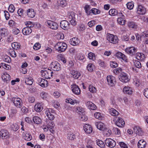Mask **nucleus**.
<instances>
[{
	"mask_svg": "<svg viewBox=\"0 0 148 148\" xmlns=\"http://www.w3.org/2000/svg\"><path fill=\"white\" fill-rule=\"evenodd\" d=\"M47 128L54 127L55 125L53 122L52 121H47Z\"/></svg>",
	"mask_w": 148,
	"mask_h": 148,
	"instance_id": "44",
	"label": "nucleus"
},
{
	"mask_svg": "<svg viewBox=\"0 0 148 148\" xmlns=\"http://www.w3.org/2000/svg\"><path fill=\"white\" fill-rule=\"evenodd\" d=\"M133 129L134 132L139 136H142L143 134V131L140 127L135 126L133 128Z\"/></svg>",
	"mask_w": 148,
	"mask_h": 148,
	"instance_id": "18",
	"label": "nucleus"
},
{
	"mask_svg": "<svg viewBox=\"0 0 148 148\" xmlns=\"http://www.w3.org/2000/svg\"><path fill=\"white\" fill-rule=\"evenodd\" d=\"M115 119V123L118 126L122 127L123 126L125 123L121 117H116Z\"/></svg>",
	"mask_w": 148,
	"mask_h": 148,
	"instance_id": "10",
	"label": "nucleus"
},
{
	"mask_svg": "<svg viewBox=\"0 0 148 148\" xmlns=\"http://www.w3.org/2000/svg\"><path fill=\"white\" fill-rule=\"evenodd\" d=\"M117 21L120 24L123 25L125 24L126 21L124 20L122 18H118Z\"/></svg>",
	"mask_w": 148,
	"mask_h": 148,
	"instance_id": "49",
	"label": "nucleus"
},
{
	"mask_svg": "<svg viewBox=\"0 0 148 148\" xmlns=\"http://www.w3.org/2000/svg\"><path fill=\"white\" fill-rule=\"evenodd\" d=\"M8 52L11 57L14 58L16 56V53L13 49H10L8 51Z\"/></svg>",
	"mask_w": 148,
	"mask_h": 148,
	"instance_id": "43",
	"label": "nucleus"
},
{
	"mask_svg": "<svg viewBox=\"0 0 148 148\" xmlns=\"http://www.w3.org/2000/svg\"><path fill=\"white\" fill-rule=\"evenodd\" d=\"M8 10L10 12H13L15 10V7L14 5L12 4L10 5L9 7Z\"/></svg>",
	"mask_w": 148,
	"mask_h": 148,
	"instance_id": "59",
	"label": "nucleus"
},
{
	"mask_svg": "<svg viewBox=\"0 0 148 148\" xmlns=\"http://www.w3.org/2000/svg\"><path fill=\"white\" fill-rule=\"evenodd\" d=\"M11 46L13 49H17L20 47V45H19L17 42H13L11 44Z\"/></svg>",
	"mask_w": 148,
	"mask_h": 148,
	"instance_id": "42",
	"label": "nucleus"
},
{
	"mask_svg": "<svg viewBox=\"0 0 148 148\" xmlns=\"http://www.w3.org/2000/svg\"><path fill=\"white\" fill-rule=\"evenodd\" d=\"M23 138L27 141H30L32 138V136L30 134L23 132L22 134Z\"/></svg>",
	"mask_w": 148,
	"mask_h": 148,
	"instance_id": "22",
	"label": "nucleus"
},
{
	"mask_svg": "<svg viewBox=\"0 0 148 148\" xmlns=\"http://www.w3.org/2000/svg\"><path fill=\"white\" fill-rule=\"evenodd\" d=\"M96 125L98 129L100 130H104V125L101 122H97L96 123Z\"/></svg>",
	"mask_w": 148,
	"mask_h": 148,
	"instance_id": "30",
	"label": "nucleus"
},
{
	"mask_svg": "<svg viewBox=\"0 0 148 148\" xmlns=\"http://www.w3.org/2000/svg\"><path fill=\"white\" fill-rule=\"evenodd\" d=\"M128 26L130 28H134L135 27V25L134 22H131L129 23Z\"/></svg>",
	"mask_w": 148,
	"mask_h": 148,
	"instance_id": "60",
	"label": "nucleus"
},
{
	"mask_svg": "<svg viewBox=\"0 0 148 148\" xmlns=\"http://www.w3.org/2000/svg\"><path fill=\"white\" fill-rule=\"evenodd\" d=\"M109 14L110 15L114 16L118 15V12L117 10L115 9H113L109 10Z\"/></svg>",
	"mask_w": 148,
	"mask_h": 148,
	"instance_id": "38",
	"label": "nucleus"
},
{
	"mask_svg": "<svg viewBox=\"0 0 148 148\" xmlns=\"http://www.w3.org/2000/svg\"><path fill=\"white\" fill-rule=\"evenodd\" d=\"M71 88L72 92L75 94L79 95L80 94V89L79 87L76 84H74L73 85Z\"/></svg>",
	"mask_w": 148,
	"mask_h": 148,
	"instance_id": "17",
	"label": "nucleus"
},
{
	"mask_svg": "<svg viewBox=\"0 0 148 148\" xmlns=\"http://www.w3.org/2000/svg\"><path fill=\"white\" fill-rule=\"evenodd\" d=\"M146 12V8L142 5H138L137 13L139 14H145Z\"/></svg>",
	"mask_w": 148,
	"mask_h": 148,
	"instance_id": "11",
	"label": "nucleus"
},
{
	"mask_svg": "<svg viewBox=\"0 0 148 148\" xmlns=\"http://www.w3.org/2000/svg\"><path fill=\"white\" fill-rule=\"evenodd\" d=\"M107 39L110 42L114 44L117 43L118 42V39L116 36L108 34H107Z\"/></svg>",
	"mask_w": 148,
	"mask_h": 148,
	"instance_id": "3",
	"label": "nucleus"
},
{
	"mask_svg": "<svg viewBox=\"0 0 148 148\" xmlns=\"http://www.w3.org/2000/svg\"><path fill=\"white\" fill-rule=\"evenodd\" d=\"M71 74L72 75V77L75 79H77L81 75L79 72L75 70L72 71L71 72Z\"/></svg>",
	"mask_w": 148,
	"mask_h": 148,
	"instance_id": "25",
	"label": "nucleus"
},
{
	"mask_svg": "<svg viewBox=\"0 0 148 148\" xmlns=\"http://www.w3.org/2000/svg\"><path fill=\"white\" fill-rule=\"evenodd\" d=\"M34 122L37 124H39L42 122L41 119L38 116H34L33 118Z\"/></svg>",
	"mask_w": 148,
	"mask_h": 148,
	"instance_id": "33",
	"label": "nucleus"
},
{
	"mask_svg": "<svg viewBox=\"0 0 148 148\" xmlns=\"http://www.w3.org/2000/svg\"><path fill=\"white\" fill-rule=\"evenodd\" d=\"M107 81L108 84L110 86L113 87L114 86L116 80L114 77L110 75L108 76L107 77Z\"/></svg>",
	"mask_w": 148,
	"mask_h": 148,
	"instance_id": "8",
	"label": "nucleus"
},
{
	"mask_svg": "<svg viewBox=\"0 0 148 148\" xmlns=\"http://www.w3.org/2000/svg\"><path fill=\"white\" fill-rule=\"evenodd\" d=\"M119 145L121 148H128L127 145L123 142H120Z\"/></svg>",
	"mask_w": 148,
	"mask_h": 148,
	"instance_id": "57",
	"label": "nucleus"
},
{
	"mask_svg": "<svg viewBox=\"0 0 148 148\" xmlns=\"http://www.w3.org/2000/svg\"><path fill=\"white\" fill-rule=\"evenodd\" d=\"M27 13L29 17L33 18L35 16V12L34 11V10L32 9H29L27 10Z\"/></svg>",
	"mask_w": 148,
	"mask_h": 148,
	"instance_id": "32",
	"label": "nucleus"
},
{
	"mask_svg": "<svg viewBox=\"0 0 148 148\" xmlns=\"http://www.w3.org/2000/svg\"><path fill=\"white\" fill-rule=\"evenodd\" d=\"M10 136V134L7 130H2L0 131V136L3 138L6 139L9 138Z\"/></svg>",
	"mask_w": 148,
	"mask_h": 148,
	"instance_id": "12",
	"label": "nucleus"
},
{
	"mask_svg": "<svg viewBox=\"0 0 148 148\" xmlns=\"http://www.w3.org/2000/svg\"><path fill=\"white\" fill-rule=\"evenodd\" d=\"M41 46L39 43H36L33 46V49L35 50H37L40 48Z\"/></svg>",
	"mask_w": 148,
	"mask_h": 148,
	"instance_id": "56",
	"label": "nucleus"
},
{
	"mask_svg": "<svg viewBox=\"0 0 148 148\" xmlns=\"http://www.w3.org/2000/svg\"><path fill=\"white\" fill-rule=\"evenodd\" d=\"M134 63L136 67L138 68H141V64L139 61L136 60H135L134 61Z\"/></svg>",
	"mask_w": 148,
	"mask_h": 148,
	"instance_id": "50",
	"label": "nucleus"
},
{
	"mask_svg": "<svg viewBox=\"0 0 148 148\" xmlns=\"http://www.w3.org/2000/svg\"><path fill=\"white\" fill-rule=\"evenodd\" d=\"M1 66L4 69L7 70H9L10 69L11 67L10 65L6 64L4 63H1Z\"/></svg>",
	"mask_w": 148,
	"mask_h": 148,
	"instance_id": "54",
	"label": "nucleus"
},
{
	"mask_svg": "<svg viewBox=\"0 0 148 148\" xmlns=\"http://www.w3.org/2000/svg\"><path fill=\"white\" fill-rule=\"evenodd\" d=\"M94 116L97 119L99 120L102 119V117L101 114L99 112H96L94 114Z\"/></svg>",
	"mask_w": 148,
	"mask_h": 148,
	"instance_id": "53",
	"label": "nucleus"
},
{
	"mask_svg": "<svg viewBox=\"0 0 148 148\" xmlns=\"http://www.w3.org/2000/svg\"><path fill=\"white\" fill-rule=\"evenodd\" d=\"M54 110L51 108H47L45 111V114L50 120H52L55 118L53 114L54 113Z\"/></svg>",
	"mask_w": 148,
	"mask_h": 148,
	"instance_id": "5",
	"label": "nucleus"
},
{
	"mask_svg": "<svg viewBox=\"0 0 148 148\" xmlns=\"http://www.w3.org/2000/svg\"><path fill=\"white\" fill-rule=\"evenodd\" d=\"M38 81L39 85L42 87L48 86V82L47 80L45 79L40 78L38 79Z\"/></svg>",
	"mask_w": 148,
	"mask_h": 148,
	"instance_id": "15",
	"label": "nucleus"
},
{
	"mask_svg": "<svg viewBox=\"0 0 148 148\" xmlns=\"http://www.w3.org/2000/svg\"><path fill=\"white\" fill-rule=\"evenodd\" d=\"M47 95H48L47 93L43 92H42L40 94L41 97L44 99L47 98Z\"/></svg>",
	"mask_w": 148,
	"mask_h": 148,
	"instance_id": "63",
	"label": "nucleus"
},
{
	"mask_svg": "<svg viewBox=\"0 0 148 148\" xmlns=\"http://www.w3.org/2000/svg\"><path fill=\"white\" fill-rule=\"evenodd\" d=\"M41 73L42 77L47 79L50 78L53 74V72L49 69L45 70H41Z\"/></svg>",
	"mask_w": 148,
	"mask_h": 148,
	"instance_id": "2",
	"label": "nucleus"
},
{
	"mask_svg": "<svg viewBox=\"0 0 148 148\" xmlns=\"http://www.w3.org/2000/svg\"><path fill=\"white\" fill-rule=\"evenodd\" d=\"M84 129L86 133L90 134L92 132V129L90 125L88 124H86L84 127Z\"/></svg>",
	"mask_w": 148,
	"mask_h": 148,
	"instance_id": "23",
	"label": "nucleus"
},
{
	"mask_svg": "<svg viewBox=\"0 0 148 148\" xmlns=\"http://www.w3.org/2000/svg\"><path fill=\"white\" fill-rule=\"evenodd\" d=\"M8 33V30L5 28H2L0 30V34L3 37L7 36Z\"/></svg>",
	"mask_w": 148,
	"mask_h": 148,
	"instance_id": "31",
	"label": "nucleus"
},
{
	"mask_svg": "<svg viewBox=\"0 0 148 148\" xmlns=\"http://www.w3.org/2000/svg\"><path fill=\"white\" fill-rule=\"evenodd\" d=\"M126 5L127 8L129 10H131L133 9L134 5L132 2H128L127 4Z\"/></svg>",
	"mask_w": 148,
	"mask_h": 148,
	"instance_id": "51",
	"label": "nucleus"
},
{
	"mask_svg": "<svg viewBox=\"0 0 148 148\" xmlns=\"http://www.w3.org/2000/svg\"><path fill=\"white\" fill-rule=\"evenodd\" d=\"M137 50L134 47H130L126 49V51L127 53L132 55L135 54Z\"/></svg>",
	"mask_w": 148,
	"mask_h": 148,
	"instance_id": "19",
	"label": "nucleus"
},
{
	"mask_svg": "<svg viewBox=\"0 0 148 148\" xmlns=\"http://www.w3.org/2000/svg\"><path fill=\"white\" fill-rule=\"evenodd\" d=\"M136 58L138 60H142L145 58V55L142 53H137L136 54Z\"/></svg>",
	"mask_w": 148,
	"mask_h": 148,
	"instance_id": "39",
	"label": "nucleus"
},
{
	"mask_svg": "<svg viewBox=\"0 0 148 148\" xmlns=\"http://www.w3.org/2000/svg\"><path fill=\"white\" fill-rule=\"evenodd\" d=\"M86 106L90 110H95L96 109V105L90 101H87L85 103Z\"/></svg>",
	"mask_w": 148,
	"mask_h": 148,
	"instance_id": "16",
	"label": "nucleus"
},
{
	"mask_svg": "<svg viewBox=\"0 0 148 148\" xmlns=\"http://www.w3.org/2000/svg\"><path fill=\"white\" fill-rule=\"evenodd\" d=\"M2 78L5 82L8 83L10 80V75L7 73L3 74L2 76Z\"/></svg>",
	"mask_w": 148,
	"mask_h": 148,
	"instance_id": "24",
	"label": "nucleus"
},
{
	"mask_svg": "<svg viewBox=\"0 0 148 148\" xmlns=\"http://www.w3.org/2000/svg\"><path fill=\"white\" fill-rule=\"evenodd\" d=\"M119 79L120 81L122 82H127L129 80L126 74L125 73H122Z\"/></svg>",
	"mask_w": 148,
	"mask_h": 148,
	"instance_id": "14",
	"label": "nucleus"
},
{
	"mask_svg": "<svg viewBox=\"0 0 148 148\" xmlns=\"http://www.w3.org/2000/svg\"><path fill=\"white\" fill-rule=\"evenodd\" d=\"M85 29V26L83 24L80 25L79 27V31L82 32Z\"/></svg>",
	"mask_w": 148,
	"mask_h": 148,
	"instance_id": "61",
	"label": "nucleus"
},
{
	"mask_svg": "<svg viewBox=\"0 0 148 148\" xmlns=\"http://www.w3.org/2000/svg\"><path fill=\"white\" fill-rule=\"evenodd\" d=\"M47 26L53 29H56L58 28V25L55 22L50 20H48L46 22Z\"/></svg>",
	"mask_w": 148,
	"mask_h": 148,
	"instance_id": "7",
	"label": "nucleus"
},
{
	"mask_svg": "<svg viewBox=\"0 0 148 148\" xmlns=\"http://www.w3.org/2000/svg\"><path fill=\"white\" fill-rule=\"evenodd\" d=\"M69 18L70 19H77L78 18V15L77 14H75L74 12H71L70 13V14L69 16Z\"/></svg>",
	"mask_w": 148,
	"mask_h": 148,
	"instance_id": "37",
	"label": "nucleus"
},
{
	"mask_svg": "<svg viewBox=\"0 0 148 148\" xmlns=\"http://www.w3.org/2000/svg\"><path fill=\"white\" fill-rule=\"evenodd\" d=\"M33 82V79L31 77L25 78V83L27 84L31 85Z\"/></svg>",
	"mask_w": 148,
	"mask_h": 148,
	"instance_id": "35",
	"label": "nucleus"
},
{
	"mask_svg": "<svg viewBox=\"0 0 148 148\" xmlns=\"http://www.w3.org/2000/svg\"><path fill=\"white\" fill-rule=\"evenodd\" d=\"M77 110L78 111V112H79V114H80V113L83 114L84 111L83 108L81 107H77Z\"/></svg>",
	"mask_w": 148,
	"mask_h": 148,
	"instance_id": "62",
	"label": "nucleus"
},
{
	"mask_svg": "<svg viewBox=\"0 0 148 148\" xmlns=\"http://www.w3.org/2000/svg\"><path fill=\"white\" fill-rule=\"evenodd\" d=\"M110 113L113 116H117L119 114V113L117 110L113 108L110 110Z\"/></svg>",
	"mask_w": 148,
	"mask_h": 148,
	"instance_id": "40",
	"label": "nucleus"
},
{
	"mask_svg": "<svg viewBox=\"0 0 148 148\" xmlns=\"http://www.w3.org/2000/svg\"><path fill=\"white\" fill-rule=\"evenodd\" d=\"M123 92L124 93L129 95L132 94L133 92L131 88L126 86L123 88Z\"/></svg>",
	"mask_w": 148,
	"mask_h": 148,
	"instance_id": "26",
	"label": "nucleus"
},
{
	"mask_svg": "<svg viewBox=\"0 0 148 148\" xmlns=\"http://www.w3.org/2000/svg\"><path fill=\"white\" fill-rule=\"evenodd\" d=\"M31 27V26H29L24 28L22 29L23 34L26 35L29 34L32 32Z\"/></svg>",
	"mask_w": 148,
	"mask_h": 148,
	"instance_id": "20",
	"label": "nucleus"
},
{
	"mask_svg": "<svg viewBox=\"0 0 148 148\" xmlns=\"http://www.w3.org/2000/svg\"><path fill=\"white\" fill-rule=\"evenodd\" d=\"M79 117L81 121H85L88 119L87 116L84 114H82V115L80 116Z\"/></svg>",
	"mask_w": 148,
	"mask_h": 148,
	"instance_id": "55",
	"label": "nucleus"
},
{
	"mask_svg": "<svg viewBox=\"0 0 148 148\" xmlns=\"http://www.w3.org/2000/svg\"><path fill=\"white\" fill-rule=\"evenodd\" d=\"M115 56L118 58L121 59L125 62H127V57L123 53L120 52H117Z\"/></svg>",
	"mask_w": 148,
	"mask_h": 148,
	"instance_id": "21",
	"label": "nucleus"
},
{
	"mask_svg": "<svg viewBox=\"0 0 148 148\" xmlns=\"http://www.w3.org/2000/svg\"><path fill=\"white\" fill-rule=\"evenodd\" d=\"M11 101L17 108H20L22 106V101L19 98L13 97Z\"/></svg>",
	"mask_w": 148,
	"mask_h": 148,
	"instance_id": "4",
	"label": "nucleus"
},
{
	"mask_svg": "<svg viewBox=\"0 0 148 148\" xmlns=\"http://www.w3.org/2000/svg\"><path fill=\"white\" fill-rule=\"evenodd\" d=\"M80 41L77 38H73L71 39L70 44L71 45L75 46L78 45Z\"/></svg>",
	"mask_w": 148,
	"mask_h": 148,
	"instance_id": "27",
	"label": "nucleus"
},
{
	"mask_svg": "<svg viewBox=\"0 0 148 148\" xmlns=\"http://www.w3.org/2000/svg\"><path fill=\"white\" fill-rule=\"evenodd\" d=\"M67 48V44L64 42H58L55 46L56 51L60 53L65 51Z\"/></svg>",
	"mask_w": 148,
	"mask_h": 148,
	"instance_id": "1",
	"label": "nucleus"
},
{
	"mask_svg": "<svg viewBox=\"0 0 148 148\" xmlns=\"http://www.w3.org/2000/svg\"><path fill=\"white\" fill-rule=\"evenodd\" d=\"M69 23L67 21L63 20L61 22L60 26L63 29L66 30L69 28Z\"/></svg>",
	"mask_w": 148,
	"mask_h": 148,
	"instance_id": "13",
	"label": "nucleus"
},
{
	"mask_svg": "<svg viewBox=\"0 0 148 148\" xmlns=\"http://www.w3.org/2000/svg\"><path fill=\"white\" fill-rule=\"evenodd\" d=\"M105 143L107 146L110 148L114 147L116 145L115 142L111 138L106 139L105 140Z\"/></svg>",
	"mask_w": 148,
	"mask_h": 148,
	"instance_id": "9",
	"label": "nucleus"
},
{
	"mask_svg": "<svg viewBox=\"0 0 148 148\" xmlns=\"http://www.w3.org/2000/svg\"><path fill=\"white\" fill-rule=\"evenodd\" d=\"M144 95L148 99V88H146L144 90Z\"/></svg>",
	"mask_w": 148,
	"mask_h": 148,
	"instance_id": "64",
	"label": "nucleus"
},
{
	"mask_svg": "<svg viewBox=\"0 0 148 148\" xmlns=\"http://www.w3.org/2000/svg\"><path fill=\"white\" fill-rule=\"evenodd\" d=\"M91 14L92 13L94 14H99L100 11L97 9L92 8L91 10Z\"/></svg>",
	"mask_w": 148,
	"mask_h": 148,
	"instance_id": "45",
	"label": "nucleus"
},
{
	"mask_svg": "<svg viewBox=\"0 0 148 148\" xmlns=\"http://www.w3.org/2000/svg\"><path fill=\"white\" fill-rule=\"evenodd\" d=\"M12 130L14 131H16L18 129L19 127L16 124H13L11 126Z\"/></svg>",
	"mask_w": 148,
	"mask_h": 148,
	"instance_id": "48",
	"label": "nucleus"
},
{
	"mask_svg": "<svg viewBox=\"0 0 148 148\" xmlns=\"http://www.w3.org/2000/svg\"><path fill=\"white\" fill-rule=\"evenodd\" d=\"M58 2H59L60 5L62 7L65 6L67 4L65 0H58Z\"/></svg>",
	"mask_w": 148,
	"mask_h": 148,
	"instance_id": "47",
	"label": "nucleus"
},
{
	"mask_svg": "<svg viewBox=\"0 0 148 148\" xmlns=\"http://www.w3.org/2000/svg\"><path fill=\"white\" fill-rule=\"evenodd\" d=\"M146 145V142L143 140H139L138 143V146L139 148H145Z\"/></svg>",
	"mask_w": 148,
	"mask_h": 148,
	"instance_id": "28",
	"label": "nucleus"
},
{
	"mask_svg": "<svg viewBox=\"0 0 148 148\" xmlns=\"http://www.w3.org/2000/svg\"><path fill=\"white\" fill-rule=\"evenodd\" d=\"M34 110L37 112H39L42 110V107L40 103H38L36 104L34 106Z\"/></svg>",
	"mask_w": 148,
	"mask_h": 148,
	"instance_id": "34",
	"label": "nucleus"
},
{
	"mask_svg": "<svg viewBox=\"0 0 148 148\" xmlns=\"http://www.w3.org/2000/svg\"><path fill=\"white\" fill-rule=\"evenodd\" d=\"M97 145L101 147H103L105 145L104 143L101 140H97Z\"/></svg>",
	"mask_w": 148,
	"mask_h": 148,
	"instance_id": "46",
	"label": "nucleus"
},
{
	"mask_svg": "<svg viewBox=\"0 0 148 148\" xmlns=\"http://www.w3.org/2000/svg\"><path fill=\"white\" fill-rule=\"evenodd\" d=\"M51 69L55 71H58L60 69V65L57 61L52 62L50 65Z\"/></svg>",
	"mask_w": 148,
	"mask_h": 148,
	"instance_id": "6",
	"label": "nucleus"
},
{
	"mask_svg": "<svg viewBox=\"0 0 148 148\" xmlns=\"http://www.w3.org/2000/svg\"><path fill=\"white\" fill-rule=\"evenodd\" d=\"M67 137L68 139L71 140H73L75 138V135L71 132H68Z\"/></svg>",
	"mask_w": 148,
	"mask_h": 148,
	"instance_id": "29",
	"label": "nucleus"
},
{
	"mask_svg": "<svg viewBox=\"0 0 148 148\" xmlns=\"http://www.w3.org/2000/svg\"><path fill=\"white\" fill-rule=\"evenodd\" d=\"M88 89L92 93L96 92L97 90L96 88L91 84L89 85Z\"/></svg>",
	"mask_w": 148,
	"mask_h": 148,
	"instance_id": "41",
	"label": "nucleus"
},
{
	"mask_svg": "<svg viewBox=\"0 0 148 148\" xmlns=\"http://www.w3.org/2000/svg\"><path fill=\"white\" fill-rule=\"evenodd\" d=\"M94 66L91 63L89 64L87 67V70L88 71L92 72L93 70Z\"/></svg>",
	"mask_w": 148,
	"mask_h": 148,
	"instance_id": "52",
	"label": "nucleus"
},
{
	"mask_svg": "<svg viewBox=\"0 0 148 148\" xmlns=\"http://www.w3.org/2000/svg\"><path fill=\"white\" fill-rule=\"evenodd\" d=\"M104 134L107 136H109L111 134V131L110 130L106 129L104 130Z\"/></svg>",
	"mask_w": 148,
	"mask_h": 148,
	"instance_id": "58",
	"label": "nucleus"
},
{
	"mask_svg": "<svg viewBox=\"0 0 148 148\" xmlns=\"http://www.w3.org/2000/svg\"><path fill=\"white\" fill-rule=\"evenodd\" d=\"M90 8L89 5H86L84 7V9L86 14L88 15H92L91 14V10H90Z\"/></svg>",
	"mask_w": 148,
	"mask_h": 148,
	"instance_id": "36",
	"label": "nucleus"
}]
</instances>
